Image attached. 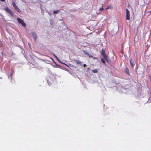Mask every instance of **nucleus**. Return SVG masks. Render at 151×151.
Wrapping results in <instances>:
<instances>
[{
	"instance_id": "f257e3e1",
	"label": "nucleus",
	"mask_w": 151,
	"mask_h": 151,
	"mask_svg": "<svg viewBox=\"0 0 151 151\" xmlns=\"http://www.w3.org/2000/svg\"><path fill=\"white\" fill-rule=\"evenodd\" d=\"M5 10L9 14H10L12 17H14L13 12L8 7H7L5 8Z\"/></svg>"
},
{
	"instance_id": "f03ea898",
	"label": "nucleus",
	"mask_w": 151,
	"mask_h": 151,
	"mask_svg": "<svg viewBox=\"0 0 151 151\" xmlns=\"http://www.w3.org/2000/svg\"><path fill=\"white\" fill-rule=\"evenodd\" d=\"M12 6L14 8L15 10H16L19 13H21V11L19 9L18 7L16 5V4L15 2H13L12 3Z\"/></svg>"
},
{
	"instance_id": "7ed1b4c3",
	"label": "nucleus",
	"mask_w": 151,
	"mask_h": 151,
	"mask_svg": "<svg viewBox=\"0 0 151 151\" xmlns=\"http://www.w3.org/2000/svg\"><path fill=\"white\" fill-rule=\"evenodd\" d=\"M17 20L18 23L19 24H22L23 26L24 27H25L26 26V24L22 19L19 18H17Z\"/></svg>"
},
{
	"instance_id": "20e7f679",
	"label": "nucleus",
	"mask_w": 151,
	"mask_h": 151,
	"mask_svg": "<svg viewBox=\"0 0 151 151\" xmlns=\"http://www.w3.org/2000/svg\"><path fill=\"white\" fill-rule=\"evenodd\" d=\"M126 19L127 20L129 19L130 17V12L129 10L127 9H126Z\"/></svg>"
},
{
	"instance_id": "39448f33",
	"label": "nucleus",
	"mask_w": 151,
	"mask_h": 151,
	"mask_svg": "<svg viewBox=\"0 0 151 151\" xmlns=\"http://www.w3.org/2000/svg\"><path fill=\"white\" fill-rule=\"evenodd\" d=\"M32 34L34 38V40L36 41L37 38V35L35 32H33L32 33Z\"/></svg>"
},
{
	"instance_id": "423d86ee",
	"label": "nucleus",
	"mask_w": 151,
	"mask_h": 151,
	"mask_svg": "<svg viewBox=\"0 0 151 151\" xmlns=\"http://www.w3.org/2000/svg\"><path fill=\"white\" fill-rule=\"evenodd\" d=\"M130 64L131 65V66L132 68H133L134 67V60L131 58L130 60Z\"/></svg>"
},
{
	"instance_id": "0eeeda50",
	"label": "nucleus",
	"mask_w": 151,
	"mask_h": 151,
	"mask_svg": "<svg viewBox=\"0 0 151 151\" xmlns=\"http://www.w3.org/2000/svg\"><path fill=\"white\" fill-rule=\"evenodd\" d=\"M74 61L77 64L79 65L80 66L82 65V62L79 60L75 59Z\"/></svg>"
},
{
	"instance_id": "6e6552de",
	"label": "nucleus",
	"mask_w": 151,
	"mask_h": 151,
	"mask_svg": "<svg viewBox=\"0 0 151 151\" xmlns=\"http://www.w3.org/2000/svg\"><path fill=\"white\" fill-rule=\"evenodd\" d=\"M125 73L127 74L128 75H130L129 71L128 68H126L125 70Z\"/></svg>"
},
{
	"instance_id": "1a4fd4ad",
	"label": "nucleus",
	"mask_w": 151,
	"mask_h": 151,
	"mask_svg": "<svg viewBox=\"0 0 151 151\" xmlns=\"http://www.w3.org/2000/svg\"><path fill=\"white\" fill-rule=\"evenodd\" d=\"M10 81L12 82V83H14L15 82V81L14 78H12V77H11V80H10Z\"/></svg>"
},
{
	"instance_id": "9d476101",
	"label": "nucleus",
	"mask_w": 151,
	"mask_h": 151,
	"mask_svg": "<svg viewBox=\"0 0 151 151\" xmlns=\"http://www.w3.org/2000/svg\"><path fill=\"white\" fill-rule=\"evenodd\" d=\"M104 58V59L105 60L107 61L108 62V59H107V56L106 55H105L102 56Z\"/></svg>"
},
{
	"instance_id": "9b49d317",
	"label": "nucleus",
	"mask_w": 151,
	"mask_h": 151,
	"mask_svg": "<svg viewBox=\"0 0 151 151\" xmlns=\"http://www.w3.org/2000/svg\"><path fill=\"white\" fill-rule=\"evenodd\" d=\"M101 54L102 55V56H103L104 55H106L105 52V51L102 49L101 52Z\"/></svg>"
},
{
	"instance_id": "f8f14e48",
	"label": "nucleus",
	"mask_w": 151,
	"mask_h": 151,
	"mask_svg": "<svg viewBox=\"0 0 151 151\" xmlns=\"http://www.w3.org/2000/svg\"><path fill=\"white\" fill-rule=\"evenodd\" d=\"M59 12H60V11H59V10H55L53 11V13L54 14H57V13H58Z\"/></svg>"
},
{
	"instance_id": "ddd939ff",
	"label": "nucleus",
	"mask_w": 151,
	"mask_h": 151,
	"mask_svg": "<svg viewBox=\"0 0 151 151\" xmlns=\"http://www.w3.org/2000/svg\"><path fill=\"white\" fill-rule=\"evenodd\" d=\"M83 53L87 55H88L89 54V53L87 51H85L84 50H83Z\"/></svg>"
},
{
	"instance_id": "4468645a",
	"label": "nucleus",
	"mask_w": 151,
	"mask_h": 151,
	"mask_svg": "<svg viewBox=\"0 0 151 151\" xmlns=\"http://www.w3.org/2000/svg\"><path fill=\"white\" fill-rule=\"evenodd\" d=\"M101 62L104 64L105 63V61L104 59L103 58H101Z\"/></svg>"
},
{
	"instance_id": "2eb2a0df",
	"label": "nucleus",
	"mask_w": 151,
	"mask_h": 151,
	"mask_svg": "<svg viewBox=\"0 0 151 151\" xmlns=\"http://www.w3.org/2000/svg\"><path fill=\"white\" fill-rule=\"evenodd\" d=\"M92 72L94 73H97L98 72V70L97 69L93 70H92Z\"/></svg>"
},
{
	"instance_id": "dca6fc26",
	"label": "nucleus",
	"mask_w": 151,
	"mask_h": 151,
	"mask_svg": "<svg viewBox=\"0 0 151 151\" xmlns=\"http://www.w3.org/2000/svg\"><path fill=\"white\" fill-rule=\"evenodd\" d=\"M103 10H104V9L103 7V6H102V7H101L99 8V10L100 11H103Z\"/></svg>"
},
{
	"instance_id": "f3484780",
	"label": "nucleus",
	"mask_w": 151,
	"mask_h": 151,
	"mask_svg": "<svg viewBox=\"0 0 151 151\" xmlns=\"http://www.w3.org/2000/svg\"><path fill=\"white\" fill-rule=\"evenodd\" d=\"M88 56L89 57V58H90L91 57H93V56L91 54H90L89 53L88 55Z\"/></svg>"
},
{
	"instance_id": "a211bd4d",
	"label": "nucleus",
	"mask_w": 151,
	"mask_h": 151,
	"mask_svg": "<svg viewBox=\"0 0 151 151\" xmlns=\"http://www.w3.org/2000/svg\"><path fill=\"white\" fill-rule=\"evenodd\" d=\"M111 8V6H108L107 8H106V9H110Z\"/></svg>"
},
{
	"instance_id": "6ab92c4d",
	"label": "nucleus",
	"mask_w": 151,
	"mask_h": 151,
	"mask_svg": "<svg viewBox=\"0 0 151 151\" xmlns=\"http://www.w3.org/2000/svg\"><path fill=\"white\" fill-rule=\"evenodd\" d=\"M0 1H1L2 2H4L5 1V0H0Z\"/></svg>"
},
{
	"instance_id": "aec40b11",
	"label": "nucleus",
	"mask_w": 151,
	"mask_h": 151,
	"mask_svg": "<svg viewBox=\"0 0 151 151\" xmlns=\"http://www.w3.org/2000/svg\"><path fill=\"white\" fill-rule=\"evenodd\" d=\"M92 58H93V59H97V58H95V57H92Z\"/></svg>"
},
{
	"instance_id": "412c9836",
	"label": "nucleus",
	"mask_w": 151,
	"mask_h": 151,
	"mask_svg": "<svg viewBox=\"0 0 151 151\" xmlns=\"http://www.w3.org/2000/svg\"><path fill=\"white\" fill-rule=\"evenodd\" d=\"M83 65V67H86V64H84Z\"/></svg>"
},
{
	"instance_id": "4be33fe9",
	"label": "nucleus",
	"mask_w": 151,
	"mask_h": 151,
	"mask_svg": "<svg viewBox=\"0 0 151 151\" xmlns=\"http://www.w3.org/2000/svg\"><path fill=\"white\" fill-rule=\"evenodd\" d=\"M149 77L150 78V81L151 82V75L149 76Z\"/></svg>"
},
{
	"instance_id": "5701e85b",
	"label": "nucleus",
	"mask_w": 151,
	"mask_h": 151,
	"mask_svg": "<svg viewBox=\"0 0 151 151\" xmlns=\"http://www.w3.org/2000/svg\"><path fill=\"white\" fill-rule=\"evenodd\" d=\"M55 56L56 58H57V57L55 55Z\"/></svg>"
},
{
	"instance_id": "b1692460",
	"label": "nucleus",
	"mask_w": 151,
	"mask_h": 151,
	"mask_svg": "<svg viewBox=\"0 0 151 151\" xmlns=\"http://www.w3.org/2000/svg\"><path fill=\"white\" fill-rule=\"evenodd\" d=\"M150 13H151V11H150Z\"/></svg>"
}]
</instances>
